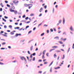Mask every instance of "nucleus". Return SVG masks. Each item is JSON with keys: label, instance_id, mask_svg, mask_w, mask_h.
Instances as JSON below:
<instances>
[{"label": "nucleus", "instance_id": "obj_27", "mask_svg": "<svg viewBox=\"0 0 74 74\" xmlns=\"http://www.w3.org/2000/svg\"><path fill=\"white\" fill-rule=\"evenodd\" d=\"M53 50H55V49H51L50 50L49 52H52V51H53Z\"/></svg>", "mask_w": 74, "mask_h": 74}, {"label": "nucleus", "instance_id": "obj_64", "mask_svg": "<svg viewBox=\"0 0 74 74\" xmlns=\"http://www.w3.org/2000/svg\"><path fill=\"white\" fill-rule=\"evenodd\" d=\"M42 16V14H40L39 15V16Z\"/></svg>", "mask_w": 74, "mask_h": 74}, {"label": "nucleus", "instance_id": "obj_36", "mask_svg": "<svg viewBox=\"0 0 74 74\" xmlns=\"http://www.w3.org/2000/svg\"><path fill=\"white\" fill-rule=\"evenodd\" d=\"M64 58H65V56H64V55H63V57L62 58V59H64Z\"/></svg>", "mask_w": 74, "mask_h": 74}, {"label": "nucleus", "instance_id": "obj_55", "mask_svg": "<svg viewBox=\"0 0 74 74\" xmlns=\"http://www.w3.org/2000/svg\"><path fill=\"white\" fill-rule=\"evenodd\" d=\"M47 5H46L45 6H44V8H45V9H47Z\"/></svg>", "mask_w": 74, "mask_h": 74}, {"label": "nucleus", "instance_id": "obj_6", "mask_svg": "<svg viewBox=\"0 0 74 74\" xmlns=\"http://www.w3.org/2000/svg\"><path fill=\"white\" fill-rule=\"evenodd\" d=\"M53 61L50 63V64L49 65V67H50V66H51V65H52V64H53Z\"/></svg>", "mask_w": 74, "mask_h": 74}, {"label": "nucleus", "instance_id": "obj_41", "mask_svg": "<svg viewBox=\"0 0 74 74\" xmlns=\"http://www.w3.org/2000/svg\"><path fill=\"white\" fill-rule=\"evenodd\" d=\"M31 33H32V31H30L28 32V34H29Z\"/></svg>", "mask_w": 74, "mask_h": 74}, {"label": "nucleus", "instance_id": "obj_54", "mask_svg": "<svg viewBox=\"0 0 74 74\" xmlns=\"http://www.w3.org/2000/svg\"><path fill=\"white\" fill-rule=\"evenodd\" d=\"M8 48H9V49H11V47L10 46H8Z\"/></svg>", "mask_w": 74, "mask_h": 74}, {"label": "nucleus", "instance_id": "obj_10", "mask_svg": "<svg viewBox=\"0 0 74 74\" xmlns=\"http://www.w3.org/2000/svg\"><path fill=\"white\" fill-rule=\"evenodd\" d=\"M10 12H14L15 11V10H12V9H10Z\"/></svg>", "mask_w": 74, "mask_h": 74}, {"label": "nucleus", "instance_id": "obj_16", "mask_svg": "<svg viewBox=\"0 0 74 74\" xmlns=\"http://www.w3.org/2000/svg\"><path fill=\"white\" fill-rule=\"evenodd\" d=\"M24 60L25 61L24 62L25 64H26V63H27V61L26 60V59H25Z\"/></svg>", "mask_w": 74, "mask_h": 74}, {"label": "nucleus", "instance_id": "obj_59", "mask_svg": "<svg viewBox=\"0 0 74 74\" xmlns=\"http://www.w3.org/2000/svg\"><path fill=\"white\" fill-rule=\"evenodd\" d=\"M27 59L28 60V61H29V57L28 56H27Z\"/></svg>", "mask_w": 74, "mask_h": 74}, {"label": "nucleus", "instance_id": "obj_11", "mask_svg": "<svg viewBox=\"0 0 74 74\" xmlns=\"http://www.w3.org/2000/svg\"><path fill=\"white\" fill-rule=\"evenodd\" d=\"M50 73H52V67H51L50 69Z\"/></svg>", "mask_w": 74, "mask_h": 74}, {"label": "nucleus", "instance_id": "obj_49", "mask_svg": "<svg viewBox=\"0 0 74 74\" xmlns=\"http://www.w3.org/2000/svg\"><path fill=\"white\" fill-rule=\"evenodd\" d=\"M38 48L37 47L36 48V49L35 50V51H38Z\"/></svg>", "mask_w": 74, "mask_h": 74}, {"label": "nucleus", "instance_id": "obj_2", "mask_svg": "<svg viewBox=\"0 0 74 74\" xmlns=\"http://www.w3.org/2000/svg\"><path fill=\"white\" fill-rule=\"evenodd\" d=\"M20 58L22 60H23V59L25 60V59H26L25 57L20 56Z\"/></svg>", "mask_w": 74, "mask_h": 74}, {"label": "nucleus", "instance_id": "obj_1", "mask_svg": "<svg viewBox=\"0 0 74 74\" xmlns=\"http://www.w3.org/2000/svg\"><path fill=\"white\" fill-rule=\"evenodd\" d=\"M69 29H70V30H71V31H72V32L74 31V28H73V26H71Z\"/></svg>", "mask_w": 74, "mask_h": 74}, {"label": "nucleus", "instance_id": "obj_28", "mask_svg": "<svg viewBox=\"0 0 74 74\" xmlns=\"http://www.w3.org/2000/svg\"><path fill=\"white\" fill-rule=\"evenodd\" d=\"M44 64H48V62L46 61L44 62Z\"/></svg>", "mask_w": 74, "mask_h": 74}, {"label": "nucleus", "instance_id": "obj_17", "mask_svg": "<svg viewBox=\"0 0 74 74\" xmlns=\"http://www.w3.org/2000/svg\"><path fill=\"white\" fill-rule=\"evenodd\" d=\"M55 52H60V50H56Z\"/></svg>", "mask_w": 74, "mask_h": 74}, {"label": "nucleus", "instance_id": "obj_5", "mask_svg": "<svg viewBox=\"0 0 74 74\" xmlns=\"http://www.w3.org/2000/svg\"><path fill=\"white\" fill-rule=\"evenodd\" d=\"M42 11H43V8H41L39 10V12H41Z\"/></svg>", "mask_w": 74, "mask_h": 74}, {"label": "nucleus", "instance_id": "obj_37", "mask_svg": "<svg viewBox=\"0 0 74 74\" xmlns=\"http://www.w3.org/2000/svg\"><path fill=\"white\" fill-rule=\"evenodd\" d=\"M33 56H35L36 55V53H34L32 54Z\"/></svg>", "mask_w": 74, "mask_h": 74}, {"label": "nucleus", "instance_id": "obj_63", "mask_svg": "<svg viewBox=\"0 0 74 74\" xmlns=\"http://www.w3.org/2000/svg\"><path fill=\"white\" fill-rule=\"evenodd\" d=\"M5 3H8V1H5Z\"/></svg>", "mask_w": 74, "mask_h": 74}, {"label": "nucleus", "instance_id": "obj_7", "mask_svg": "<svg viewBox=\"0 0 74 74\" xmlns=\"http://www.w3.org/2000/svg\"><path fill=\"white\" fill-rule=\"evenodd\" d=\"M33 49V46H32L30 47V51H32Z\"/></svg>", "mask_w": 74, "mask_h": 74}, {"label": "nucleus", "instance_id": "obj_26", "mask_svg": "<svg viewBox=\"0 0 74 74\" xmlns=\"http://www.w3.org/2000/svg\"><path fill=\"white\" fill-rule=\"evenodd\" d=\"M44 34H45L44 33H42L40 35L41 36H43L44 35Z\"/></svg>", "mask_w": 74, "mask_h": 74}, {"label": "nucleus", "instance_id": "obj_32", "mask_svg": "<svg viewBox=\"0 0 74 74\" xmlns=\"http://www.w3.org/2000/svg\"><path fill=\"white\" fill-rule=\"evenodd\" d=\"M25 41V40L24 39L23 40H21V42H24V41Z\"/></svg>", "mask_w": 74, "mask_h": 74}, {"label": "nucleus", "instance_id": "obj_38", "mask_svg": "<svg viewBox=\"0 0 74 74\" xmlns=\"http://www.w3.org/2000/svg\"><path fill=\"white\" fill-rule=\"evenodd\" d=\"M70 48H69V49H68V53H69V51H70Z\"/></svg>", "mask_w": 74, "mask_h": 74}, {"label": "nucleus", "instance_id": "obj_19", "mask_svg": "<svg viewBox=\"0 0 74 74\" xmlns=\"http://www.w3.org/2000/svg\"><path fill=\"white\" fill-rule=\"evenodd\" d=\"M52 48H58V47L57 46H54V47H52Z\"/></svg>", "mask_w": 74, "mask_h": 74}, {"label": "nucleus", "instance_id": "obj_9", "mask_svg": "<svg viewBox=\"0 0 74 74\" xmlns=\"http://www.w3.org/2000/svg\"><path fill=\"white\" fill-rule=\"evenodd\" d=\"M60 66H58V67L55 68V70H57V69H60Z\"/></svg>", "mask_w": 74, "mask_h": 74}, {"label": "nucleus", "instance_id": "obj_42", "mask_svg": "<svg viewBox=\"0 0 74 74\" xmlns=\"http://www.w3.org/2000/svg\"><path fill=\"white\" fill-rule=\"evenodd\" d=\"M9 27L10 28H12V25H10L9 26Z\"/></svg>", "mask_w": 74, "mask_h": 74}, {"label": "nucleus", "instance_id": "obj_58", "mask_svg": "<svg viewBox=\"0 0 74 74\" xmlns=\"http://www.w3.org/2000/svg\"><path fill=\"white\" fill-rule=\"evenodd\" d=\"M28 19H29V17H27L25 18V19L26 20Z\"/></svg>", "mask_w": 74, "mask_h": 74}, {"label": "nucleus", "instance_id": "obj_53", "mask_svg": "<svg viewBox=\"0 0 74 74\" xmlns=\"http://www.w3.org/2000/svg\"><path fill=\"white\" fill-rule=\"evenodd\" d=\"M1 49L2 50V49H5V48H1Z\"/></svg>", "mask_w": 74, "mask_h": 74}, {"label": "nucleus", "instance_id": "obj_29", "mask_svg": "<svg viewBox=\"0 0 74 74\" xmlns=\"http://www.w3.org/2000/svg\"><path fill=\"white\" fill-rule=\"evenodd\" d=\"M63 35H64V34L65 35H66V32H64L63 33Z\"/></svg>", "mask_w": 74, "mask_h": 74}, {"label": "nucleus", "instance_id": "obj_52", "mask_svg": "<svg viewBox=\"0 0 74 74\" xmlns=\"http://www.w3.org/2000/svg\"><path fill=\"white\" fill-rule=\"evenodd\" d=\"M27 53L29 54V55H30V51H28Z\"/></svg>", "mask_w": 74, "mask_h": 74}, {"label": "nucleus", "instance_id": "obj_57", "mask_svg": "<svg viewBox=\"0 0 74 74\" xmlns=\"http://www.w3.org/2000/svg\"><path fill=\"white\" fill-rule=\"evenodd\" d=\"M3 10V9L2 8H1L0 9V11H1Z\"/></svg>", "mask_w": 74, "mask_h": 74}, {"label": "nucleus", "instance_id": "obj_8", "mask_svg": "<svg viewBox=\"0 0 74 74\" xmlns=\"http://www.w3.org/2000/svg\"><path fill=\"white\" fill-rule=\"evenodd\" d=\"M29 5V4H25L24 6L25 7H28Z\"/></svg>", "mask_w": 74, "mask_h": 74}, {"label": "nucleus", "instance_id": "obj_22", "mask_svg": "<svg viewBox=\"0 0 74 74\" xmlns=\"http://www.w3.org/2000/svg\"><path fill=\"white\" fill-rule=\"evenodd\" d=\"M58 42H59V43L60 44H63V42H62L61 41H59Z\"/></svg>", "mask_w": 74, "mask_h": 74}, {"label": "nucleus", "instance_id": "obj_14", "mask_svg": "<svg viewBox=\"0 0 74 74\" xmlns=\"http://www.w3.org/2000/svg\"><path fill=\"white\" fill-rule=\"evenodd\" d=\"M2 20L4 21L5 22H7V21L5 20V19H4V18H2Z\"/></svg>", "mask_w": 74, "mask_h": 74}, {"label": "nucleus", "instance_id": "obj_56", "mask_svg": "<svg viewBox=\"0 0 74 74\" xmlns=\"http://www.w3.org/2000/svg\"><path fill=\"white\" fill-rule=\"evenodd\" d=\"M54 8H53V13H54Z\"/></svg>", "mask_w": 74, "mask_h": 74}, {"label": "nucleus", "instance_id": "obj_61", "mask_svg": "<svg viewBox=\"0 0 74 74\" xmlns=\"http://www.w3.org/2000/svg\"><path fill=\"white\" fill-rule=\"evenodd\" d=\"M10 4L11 5H12L13 6V5H14V3H10Z\"/></svg>", "mask_w": 74, "mask_h": 74}, {"label": "nucleus", "instance_id": "obj_18", "mask_svg": "<svg viewBox=\"0 0 74 74\" xmlns=\"http://www.w3.org/2000/svg\"><path fill=\"white\" fill-rule=\"evenodd\" d=\"M30 5H31V6H29V9H30V8H31V7H32V6H33V5L32 4H30Z\"/></svg>", "mask_w": 74, "mask_h": 74}, {"label": "nucleus", "instance_id": "obj_50", "mask_svg": "<svg viewBox=\"0 0 74 74\" xmlns=\"http://www.w3.org/2000/svg\"><path fill=\"white\" fill-rule=\"evenodd\" d=\"M4 27L5 28V29H6V28H7V26L6 25H4Z\"/></svg>", "mask_w": 74, "mask_h": 74}, {"label": "nucleus", "instance_id": "obj_30", "mask_svg": "<svg viewBox=\"0 0 74 74\" xmlns=\"http://www.w3.org/2000/svg\"><path fill=\"white\" fill-rule=\"evenodd\" d=\"M22 22H25V23H26V20H23L22 21Z\"/></svg>", "mask_w": 74, "mask_h": 74}, {"label": "nucleus", "instance_id": "obj_40", "mask_svg": "<svg viewBox=\"0 0 74 74\" xmlns=\"http://www.w3.org/2000/svg\"><path fill=\"white\" fill-rule=\"evenodd\" d=\"M35 59H36V58H35V57H34L33 59V61H34Z\"/></svg>", "mask_w": 74, "mask_h": 74}, {"label": "nucleus", "instance_id": "obj_23", "mask_svg": "<svg viewBox=\"0 0 74 74\" xmlns=\"http://www.w3.org/2000/svg\"><path fill=\"white\" fill-rule=\"evenodd\" d=\"M41 25H42V23H41L40 24H39L38 25V27H39L40 26H41Z\"/></svg>", "mask_w": 74, "mask_h": 74}, {"label": "nucleus", "instance_id": "obj_47", "mask_svg": "<svg viewBox=\"0 0 74 74\" xmlns=\"http://www.w3.org/2000/svg\"><path fill=\"white\" fill-rule=\"evenodd\" d=\"M50 31L51 32H53V29H50Z\"/></svg>", "mask_w": 74, "mask_h": 74}, {"label": "nucleus", "instance_id": "obj_31", "mask_svg": "<svg viewBox=\"0 0 74 74\" xmlns=\"http://www.w3.org/2000/svg\"><path fill=\"white\" fill-rule=\"evenodd\" d=\"M2 45H5V42H4L2 43Z\"/></svg>", "mask_w": 74, "mask_h": 74}, {"label": "nucleus", "instance_id": "obj_43", "mask_svg": "<svg viewBox=\"0 0 74 74\" xmlns=\"http://www.w3.org/2000/svg\"><path fill=\"white\" fill-rule=\"evenodd\" d=\"M23 28L22 27V28H21V29H19V31H21L22 30V29H23Z\"/></svg>", "mask_w": 74, "mask_h": 74}, {"label": "nucleus", "instance_id": "obj_60", "mask_svg": "<svg viewBox=\"0 0 74 74\" xmlns=\"http://www.w3.org/2000/svg\"><path fill=\"white\" fill-rule=\"evenodd\" d=\"M36 29V27H34L33 29V30H35Z\"/></svg>", "mask_w": 74, "mask_h": 74}, {"label": "nucleus", "instance_id": "obj_62", "mask_svg": "<svg viewBox=\"0 0 74 74\" xmlns=\"http://www.w3.org/2000/svg\"><path fill=\"white\" fill-rule=\"evenodd\" d=\"M44 55H43V56H42V59H44Z\"/></svg>", "mask_w": 74, "mask_h": 74}, {"label": "nucleus", "instance_id": "obj_20", "mask_svg": "<svg viewBox=\"0 0 74 74\" xmlns=\"http://www.w3.org/2000/svg\"><path fill=\"white\" fill-rule=\"evenodd\" d=\"M28 27H29V25H27V26H26L25 28V29L26 30V29H27V28H28Z\"/></svg>", "mask_w": 74, "mask_h": 74}, {"label": "nucleus", "instance_id": "obj_24", "mask_svg": "<svg viewBox=\"0 0 74 74\" xmlns=\"http://www.w3.org/2000/svg\"><path fill=\"white\" fill-rule=\"evenodd\" d=\"M11 34H12V35H13V34H14V33L13 32H11L10 33Z\"/></svg>", "mask_w": 74, "mask_h": 74}, {"label": "nucleus", "instance_id": "obj_35", "mask_svg": "<svg viewBox=\"0 0 74 74\" xmlns=\"http://www.w3.org/2000/svg\"><path fill=\"white\" fill-rule=\"evenodd\" d=\"M34 15V14L32 13L30 14V16H33Z\"/></svg>", "mask_w": 74, "mask_h": 74}, {"label": "nucleus", "instance_id": "obj_39", "mask_svg": "<svg viewBox=\"0 0 74 74\" xmlns=\"http://www.w3.org/2000/svg\"><path fill=\"white\" fill-rule=\"evenodd\" d=\"M7 7H10V5L8 4H7Z\"/></svg>", "mask_w": 74, "mask_h": 74}, {"label": "nucleus", "instance_id": "obj_45", "mask_svg": "<svg viewBox=\"0 0 74 74\" xmlns=\"http://www.w3.org/2000/svg\"><path fill=\"white\" fill-rule=\"evenodd\" d=\"M12 9H15V7L14 6H12Z\"/></svg>", "mask_w": 74, "mask_h": 74}, {"label": "nucleus", "instance_id": "obj_12", "mask_svg": "<svg viewBox=\"0 0 74 74\" xmlns=\"http://www.w3.org/2000/svg\"><path fill=\"white\" fill-rule=\"evenodd\" d=\"M62 20H60L59 21V23L60 24L61 23H62Z\"/></svg>", "mask_w": 74, "mask_h": 74}, {"label": "nucleus", "instance_id": "obj_15", "mask_svg": "<svg viewBox=\"0 0 74 74\" xmlns=\"http://www.w3.org/2000/svg\"><path fill=\"white\" fill-rule=\"evenodd\" d=\"M54 39H58V40H59V38L57 36V37H55L54 38Z\"/></svg>", "mask_w": 74, "mask_h": 74}, {"label": "nucleus", "instance_id": "obj_44", "mask_svg": "<svg viewBox=\"0 0 74 74\" xmlns=\"http://www.w3.org/2000/svg\"><path fill=\"white\" fill-rule=\"evenodd\" d=\"M42 62V60H38V62Z\"/></svg>", "mask_w": 74, "mask_h": 74}, {"label": "nucleus", "instance_id": "obj_33", "mask_svg": "<svg viewBox=\"0 0 74 74\" xmlns=\"http://www.w3.org/2000/svg\"><path fill=\"white\" fill-rule=\"evenodd\" d=\"M18 36H19L18 34H16L15 37V36H16V37H18Z\"/></svg>", "mask_w": 74, "mask_h": 74}, {"label": "nucleus", "instance_id": "obj_51", "mask_svg": "<svg viewBox=\"0 0 74 74\" xmlns=\"http://www.w3.org/2000/svg\"><path fill=\"white\" fill-rule=\"evenodd\" d=\"M4 18H5V19H7L8 18V17L4 16Z\"/></svg>", "mask_w": 74, "mask_h": 74}, {"label": "nucleus", "instance_id": "obj_48", "mask_svg": "<svg viewBox=\"0 0 74 74\" xmlns=\"http://www.w3.org/2000/svg\"><path fill=\"white\" fill-rule=\"evenodd\" d=\"M0 64L1 65H3V64H4L2 62H0Z\"/></svg>", "mask_w": 74, "mask_h": 74}, {"label": "nucleus", "instance_id": "obj_13", "mask_svg": "<svg viewBox=\"0 0 74 74\" xmlns=\"http://www.w3.org/2000/svg\"><path fill=\"white\" fill-rule=\"evenodd\" d=\"M20 27H14V29H19Z\"/></svg>", "mask_w": 74, "mask_h": 74}, {"label": "nucleus", "instance_id": "obj_46", "mask_svg": "<svg viewBox=\"0 0 74 74\" xmlns=\"http://www.w3.org/2000/svg\"><path fill=\"white\" fill-rule=\"evenodd\" d=\"M30 21H28L27 22H26L25 23H30Z\"/></svg>", "mask_w": 74, "mask_h": 74}, {"label": "nucleus", "instance_id": "obj_34", "mask_svg": "<svg viewBox=\"0 0 74 74\" xmlns=\"http://www.w3.org/2000/svg\"><path fill=\"white\" fill-rule=\"evenodd\" d=\"M25 17H26V15H24L23 16V18H25Z\"/></svg>", "mask_w": 74, "mask_h": 74}, {"label": "nucleus", "instance_id": "obj_4", "mask_svg": "<svg viewBox=\"0 0 74 74\" xmlns=\"http://www.w3.org/2000/svg\"><path fill=\"white\" fill-rule=\"evenodd\" d=\"M63 25H64V23H65V19L64 18L63 19Z\"/></svg>", "mask_w": 74, "mask_h": 74}, {"label": "nucleus", "instance_id": "obj_25", "mask_svg": "<svg viewBox=\"0 0 74 74\" xmlns=\"http://www.w3.org/2000/svg\"><path fill=\"white\" fill-rule=\"evenodd\" d=\"M15 14H16L18 13V12L17 11H15L14 12Z\"/></svg>", "mask_w": 74, "mask_h": 74}, {"label": "nucleus", "instance_id": "obj_21", "mask_svg": "<svg viewBox=\"0 0 74 74\" xmlns=\"http://www.w3.org/2000/svg\"><path fill=\"white\" fill-rule=\"evenodd\" d=\"M56 57H57V56H56V54H54V58H56Z\"/></svg>", "mask_w": 74, "mask_h": 74}, {"label": "nucleus", "instance_id": "obj_3", "mask_svg": "<svg viewBox=\"0 0 74 74\" xmlns=\"http://www.w3.org/2000/svg\"><path fill=\"white\" fill-rule=\"evenodd\" d=\"M13 3H14V4H16V3H19V1H17L16 0H14L13 1Z\"/></svg>", "mask_w": 74, "mask_h": 74}]
</instances>
